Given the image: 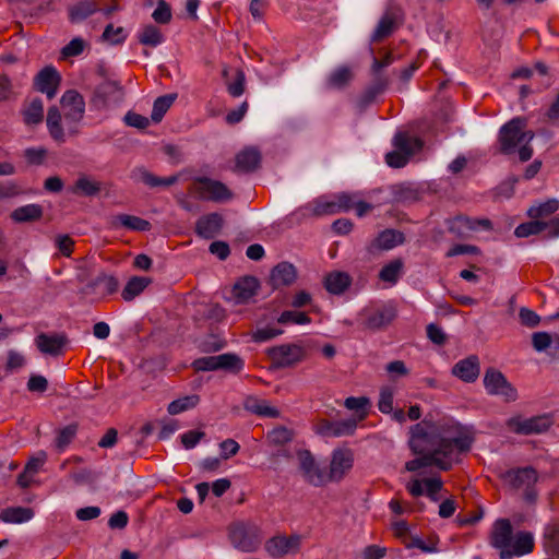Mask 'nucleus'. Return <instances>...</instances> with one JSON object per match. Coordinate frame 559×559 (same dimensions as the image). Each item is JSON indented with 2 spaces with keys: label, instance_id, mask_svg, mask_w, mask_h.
I'll return each instance as SVG.
<instances>
[{
  "label": "nucleus",
  "instance_id": "8",
  "mask_svg": "<svg viewBox=\"0 0 559 559\" xmlns=\"http://www.w3.org/2000/svg\"><path fill=\"white\" fill-rule=\"evenodd\" d=\"M536 2L540 3V2H544L545 0H535Z\"/></svg>",
  "mask_w": 559,
  "mask_h": 559
},
{
  "label": "nucleus",
  "instance_id": "4",
  "mask_svg": "<svg viewBox=\"0 0 559 559\" xmlns=\"http://www.w3.org/2000/svg\"><path fill=\"white\" fill-rule=\"evenodd\" d=\"M199 5L200 0H187L186 10L191 16L195 17Z\"/></svg>",
  "mask_w": 559,
  "mask_h": 559
},
{
  "label": "nucleus",
  "instance_id": "6",
  "mask_svg": "<svg viewBox=\"0 0 559 559\" xmlns=\"http://www.w3.org/2000/svg\"><path fill=\"white\" fill-rule=\"evenodd\" d=\"M116 10H117V7H109V8L105 9L103 12L106 16H110Z\"/></svg>",
  "mask_w": 559,
  "mask_h": 559
},
{
  "label": "nucleus",
  "instance_id": "1",
  "mask_svg": "<svg viewBox=\"0 0 559 559\" xmlns=\"http://www.w3.org/2000/svg\"><path fill=\"white\" fill-rule=\"evenodd\" d=\"M99 4L96 0H82L69 7V20L71 23H80L96 13Z\"/></svg>",
  "mask_w": 559,
  "mask_h": 559
},
{
  "label": "nucleus",
  "instance_id": "7",
  "mask_svg": "<svg viewBox=\"0 0 559 559\" xmlns=\"http://www.w3.org/2000/svg\"><path fill=\"white\" fill-rule=\"evenodd\" d=\"M524 0H503V2L508 5L510 4H515V3H521L523 2Z\"/></svg>",
  "mask_w": 559,
  "mask_h": 559
},
{
  "label": "nucleus",
  "instance_id": "5",
  "mask_svg": "<svg viewBox=\"0 0 559 559\" xmlns=\"http://www.w3.org/2000/svg\"><path fill=\"white\" fill-rule=\"evenodd\" d=\"M480 8L489 10L492 7L493 0H477Z\"/></svg>",
  "mask_w": 559,
  "mask_h": 559
},
{
  "label": "nucleus",
  "instance_id": "3",
  "mask_svg": "<svg viewBox=\"0 0 559 559\" xmlns=\"http://www.w3.org/2000/svg\"><path fill=\"white\" fill-rule=\"evenodd\" d=\"M266 5V0H251L249 10L253 19L261 20Z\"/></svg>",
  "mask_w": 559,
  "mask_h": 559
},
{
  "label": "nucleus",
  "instance_id": "2",
  "mask_svg": "<svg viewBox=\"0 0 559 559\" xmlns=\"http://www.w3.org/2000/svg\"><path fill=\"white\" fill-rule=\"evenodd\" d=\"M152 17L156 23L166 24L171 20V9L165 0H159Z\"/></svg>",
  "mask_w": 559,
  "mask_h": 559
}]
</instances>
